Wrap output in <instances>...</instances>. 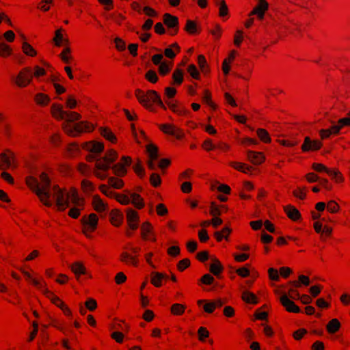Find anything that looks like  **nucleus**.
I'll return each instance as SVG.
<instances>
[{
    "label": "nucleus",
    "instance_id": "1",
    "mask_svg": "<svg viewBox=\"0 0 350 350\" xmlns=\"http://www.w3.org/2000/svg\"><path fill=\"white\" fill-rule=\"evenodd\" d=\"M40 181L33 176H29L25 178L27 186L39 198L40 202L46 206L50 207L53 203L51 200L52 189L51 190V180L45 172L40 175Z\"/></svg>",
    "mask_w": 350,
    "mask_h": 350
},
{
    "label": "nucleus",
    "instance_id": "2",
    "mask_svg": "<svg viewBox=\"0 0 350 350\" xmlns=\"http://www.w3.org/2000/svg\"><path fill=\"white\" fill-rule=\"evenodd\" d=\"M52 198L55 201L59 211L65 210L68 206L69 201L81 208L84 205V199L79 197L75 188H70L68 191H66L58 185H54L52 188Z\"/></svg>",
    "mask_w": 350,
    "mask_h": 350
},
{
    "label": "nucleus",
    "instance_id": "3",
    "mask_svg": "<svg viewBox=\"0 0 350 350\" xmlns=\"http://www.w3.org/2000/svg\"><path fill=\"white\" fill-rule=\"evenodd\" d=\"M135 96L139 103L150 112L155 113L157 111L155 106L160 107L164 111L167 110V107L161 100V96L155 90H148L144 91L137 88L135 90Z\"/></svg>",
    "mask_w": 350,
    "mask_h": 350
},
{
    "label": "nucleus",
    "instance_id": "4",
    "mask_svg": "<svg viewBox=\"0 0 350 350\" xmlns=\"http://www.w3.org/2000/svg\"><path fill=\"white\" fill-rule=\"evenodd\" d=\"M118 157V152L113 149H110L106 152L104 157L97 159L93 171L94 176L100 180L105 179L107 177V171L111 167V164L117 160Z\"/></svg>",
    "mask_w": 350,
    "mask_h": 350
},
{
    "label": "nucleus",
    "instance_id": "5",
    "mask_svg": "<svg viewBox=\"0 0 350 350\" xmlns=\"http://www.w3.org/2000/svg\"><path fill=\"white\" fill-rule=\"evenodd\" d=\"M62 129L68 136L76 137L82 133L92 132L95 126L89 121H79L74 123L72 126H70L68 123H62Z\"/></svg>",
    "mask_w": 350,
    "mask_h": 350
},
{
    "label": "nucleus",
    "instance_id": "6",
    "mask_svg": "<svg viewBox=\"0 0 350 350\" xmlns=\"http://www.w3.org/2000/svg\"><path fill=\"white\" fill-rule=\"evenodd\" d=\"M126 250L122 251L119 256V260L124 265L130 267H137L139 265V253L141 248L139 247H126Z\"/></svg>",
    "mask_w": 350,
    "mask_h": 350
},
{
    "label": "nucleus",
    "instance_id": "7",
    "mask_svg": "<svg viewBox=\"0 0 350 350\" xmlns=\"http://www.w3.org/2000/svg\"><path fill=\"white\" fill-rule=\"evenodd\" d=\"M12 82L19 88H25L32 82V68L29 66L23 68L18 73L13 76Z\"/></svg>",
    "mask_w": 350,
    "mask_h": 350
},
{
    "label": "nucleus",
    "instance_id": "8",
    "mask_svg": "<svg viewBox=\"0 0 350 350\" xmlns=\"http://www.w3.org/2000/svg\"><path fill=\"white\" fill-rule=\"evenodd\" d=\"M82 225V232L87 237L91 236L98 227V217L96 213H90L88 215H84L81 219Z\"/></svg>",
    "mask_w": 350,
    "mask_h": 350
},
{
    "label": "nucleus",
    "instance_id": "9",
    "mask_svg": "<svg viewBox=\"0 0 350 350\" xmlns=\"http://www.w3.org/2000/svg\"><path fill=\"white\" fill-rule=\"evenodd\" d=\"M132 159L129 156H123L120 161L112 167L113 173L118 177H123L127 174V167L131 165Z\"/></svg>",
    "mask_w": 350,
    "mask_h": 350
},
{
    "label": "nucleus",
    "instance_id": "10",
    "mask_svg": "<svg viewBox=\"0 0 350 350\" xmlns=\"http://www.w3.org/2000/svg\"><path fill=\"white\" fill-rule=\"evenodd\" d=\"M163 23L168 29L167 33L171 36H176L179 31V22L177 16L165 13L163 16Z\"/></svg>",
    "mask_w": 350,
    "mask_h": 350
},
{
    "label": "nucleus",
    "instance_id": "11",
    "mask_svg": "<svg viewBox=\"0 0 350 350\" xmlns=\"http://www.w3.org/2000/svg\"><path fill=\"white\" fill-rule=\"evenodd\" d=\"M159 129L163 133L174 136L177 139H182L185 137V133L183 129L176 126L173 124H161Z\"/></svg>",
    "mask_w": 350,
    "mask_h": 350
},
{
    "label": "nucleus",
    "instance_id": "12",
    "mask_svg": "<svg viewBox=\"0 0 350 350\" xmlns=\"http://www.w3.org/2000/svg\"><path fill=\"white\" fill-rule=\"evenodd\" d=\"M140 234L144 241H151L152 242L157 241L153 226L150 221H147L142 223L140 227Z\"/></svg>",
    "mask_w": 350,
    "mask_h": 350
},
{
    "label": "nucleus",
    "instance_id": "13",
    "mask_svg": "<svg viewBox=\"0 0 350 350\" xmlns=\"http://www.w3.org/2000/svg\"><path fill=\"white\" fill-rule=\"evenodd\" d=\"M15 155L10 150L0 154V169L6 170L10 167H16Z\"/></svg>",
    "mask_w": 350,
    "mask_h": 350
},
{
    "label": "nucleus",
    "instance_id": "14",
    "mask_svg": "<svg viewBox=\"0 0 350 350\" xmlns=\"http://www.w3.org/2000/svg\"><path fill=\"white\" fill-rule=\"evenodd\" d=\"M323 146V143L318 139L312 140L310 137L306 136L301 146L302 152H314L320 150Z\"/></svg>",
    "mask_w": 350,
    "mask_h": 350
},
{
    "label": "nucleus",
    "instance_id": "15",
    "mask_svg": "<svg viewBox=\"0 0 350 350\" xmlns=\"http://www.w3.org/2000/svg\"><path fill=\"white\" fill-rule=\"evenodd\" d=\"M164 104L178 116H186L189 113V111L185 107L179 105L176 100H166Z\"/></svg>",
    "mask_w": 350,
    "mask_h": 350
},
{
    "label": "nucleus",
    "instance_id": "16",
    "mask_svg": "<svg viewBox=\"0 0 350 350\" xmlns=\"http://www.w3.org/2000/svg\"><path fill=\"white\" fill-rule=\"evenodd\" d=\"M53 42L55 46L61 47L62 46L69 45V39L65 33V30L59 28L55 31V36L53 38Z\"/></svg>",
    "mask_w": 350,
    "mask_h": 350
},
{
    "label": "nucleus",
    "instance_id": "17",
    "mask_svg": "<svg viewBox=\"0 0 350 350\" xmlns=\"http://www.w3.org/2000/svg\"><path fill=\"white\" fill-rule=\"evenodd\" d=\"M91 204L93 209L98 213L106 212L109 209L108 204L104 202L98 194L92 196Z\"/></svg>",
    "mask_w": 350,
    "mask_h": 350
},
{
    "label": "nucleus",
    "instance_id": "18",
    "mask_svg": "<svg viewBox=\"0 0 350 350\" xmlns=\"http://www.w3.org/2000/svg\"><path fill=\"white\" fill-rule=\"evenodd\" d=\"M126 221L131 229L136 230L138 228L139 221L138 213L132 208H129L126 211Z\"/></svg>",
    "mask_w": 350,
    "mask_h": 350
},
{
    "label": "nucleus",
    "instance_id": "19",
    "mask_svg": "<svg viewBox=\"0 0 350 350\" xmlns=\"http://www.w3.org/2000/svg\"><path fill=\"white\" fill-rule=\"evenodd\" d=\"M81 147L92 153H100L104 150V144L102 142L90 141L82 144Z\"/></svg>",
    "mask_w": 350,
    "mask_h": 350
},
{
    "label": "nucleus",
    "instance_id": "20",
    "mask_svg": "<svg viewBox=\"0 0 350 350\" xmlns=\"http://www.w3.org/2000/svg\"><path fill=\"white\" fill-rule=\"evenodd\" d=\"M269 4L266 0H258V4L250 13V16L256 15L261 20L263 18L265 12L268 10Z\"/></svg>",
    "mask_w": 350,
    "mask_h": 350
},
{
    "label": "nucleus",
    "instance_id": "21",
    "mask_svg": "<svg viewBox=\"0 0 350 350\" xmlns=\"http://www.w3.org/2000/svg\"><path fill=\"white\" fill-rule=\"evenodd\" d=\"M280 300L281 304L288 312L293 313H299L300 312L299 307L297 306L293 301L289 299L286 295H282Z\"/></svg>",
    "mask_w": 350,
    "mask_h": 350
},
{
    "label": "nucleus",
    "instance_id": "22",
    "mask_svg": "<svg viewBox=\"0 0 350 350\" xmlns=\"http://www.w3.org/2000/svg\"><path fill=\"white\" fill-rule=\"evenodd\" d=\"M70 268L77 280L81 277V275H85L87 273V269L83 262L81 261L74 262L70 265Z\"/></svg>",
    "mask_w": 350,
    "mask_h": 350
},
{
    "label": "nucleus",
    "instance_id": "23",
    "mask_svg": "<svg viewBox=\"0 0 350 350\" xmlns=\"http://www.w3.org/2000/svg\"><path fill=\"white\" fill-rule=\"evenodd\" d=\"M123 218L122 213L118 209H113L109 213V220L113 226L119 227L121 226Z\"/></svg>",
    "mask_w": 350,
    "mask_h": 350
},
{
    "label": "nucleus",
    "instance_id": "24",
    "mask_svg": "<svg viewBox=\"0 0 350 350\" xmlns=\"http://www.w3.org/2000/svg\"><path fill=\"white\" fill-rule=\"evenodd\" d=\"M168 276L165 273L153 271L150 273V283L155 287L159 288L162 286V282L164 279H167Z\"/></svg>",
    "mask_w": 350,
    "mask_h": 350
},
{
    "label": "nucleus",
    "instance_id": "25",
    "mask_svg": "<svg viewBox=\"0 0 350 350\" xmlns=\"http://www.w3.org/2000/svg\"><path fill=\"white\" fill-rule=\"evenodd\" d=\"M65 113L66 111L63 109V107L60 104L53 103L51 107V113L57 120H64Z\"/></svg>",
    "mask_w": 350,
    "mask_h": 350
},
{
    "label": "nucleus",
    "instance_id": "26",
    "mask_svg": "<svg viewBox=\"0 0 350 350\" xmlns=\"http://www.w3.org/2000/svg\"><path fill=\"white\" fill-rule=\"evenodd\" d=\"M247 158L249 161L254 165H260L265 160L262 152L252 150L247 152Z\"/></svg>",
    "mask_w": 350,
    "mask_h": 350
},
{
    "label": "nucleus",
    "instance_id": "27",
    "mask_svg": "<svg viewBox=\"0 0 350 350\" xmlns=\"http://www.w3.org/2000/svg\"><path fill=\"white\" fill-rule=\"evenodd\" d=\"M23 38L24 40L21 44V50L23 53L27 57H36L38 55V52L36 50V49H34L32 45H31L29 42L26 41L25 36H23Z\"/></svg>",
    "mask_w": 350,
    "mask_h": 350
},
{
    "label": "nucleus",
    "instance_id": "28",
    "mask_svg": "<svg viewBox=\"0 0 350 350\" xmlns=\"http://www.w3.org/2000/svg\"><path fill=\"white\" fill-rule=\"evenodd\" d=\"M284 210L287 217L293 221H297L301 218L299 210L293 205L286 206Z\"/></svg>",
    "mask_w": 350,
    "mask_h": 350
},
{
    "label": "nucleus",
    "instance_id": "29",
    "mask_svg": "<svg viewBox=\"0 0 350 350\" xmlns=\"http://www.w3.org/2000/svg\"><path fill=\"white\" fill-rule=\"evenodd\" d=\"M33 100L37 105L44 107L50 103L51 98L47 94L40 92L35 94Z\"/></svg>",
    "mask_w": 350,
    "mask_h": 350
},
{
    "label": "nucleus",
    "instance_id": "30",
    "mask_svg": "<svg viewBox=\"0 0 350 350\" xmlns=\"http://www.w3.org/2000/svg\"><path fill=\"white\" fill-rule=\"evenodd\" d=\"M180 52V46L178 44V43L174 42L164 50V55L169 59H173Z\"/></svg>",
    "mask_w": 350,
    "mask_h": 350
},
{
    "label": "nucleus",
    "instance_id": "31",
    "mask_svg": "<svg viewBox=\"0 0 350 350\" xmlns=\"http://www.w3.org/2000/svg\"><path fill=\"white\" fill-rule=\"evenodd\" d=\"M81 115L74 111H66L64 116V122L63 123H68L70 126H73L72 122L81 120Z\"/></svg>",
    "mask_w": 350,
    "mask_h": 350
},
{
    "label": "nucleus",
    "instance_id": "32",
    "mask_svg": "<svg viewBox=\"0 0 350 350\" xmlns=\"http://www.w3.org/2000/svg\"><path fill=\"white\" fill-rule=\"evenodd\" d=\"M228 211V207L226 205L221 204L217 205L215 202H212L210 206V214L212 216H219L223 213Z\"/></svg>",
    "mask_w": 350,
    "mask_h": 350
},
{
    "label": "nucleus",
    "instance_id": "33",
    "mask_svg": "<svg viewBox=\"0 0 350 350\" xmlns=\"http://www.w3.org/2000/svg\"><path fill=\"white\" fill-rule=\"evenodd\" d=\"M341 327V323L338 319H331L326 325V331L329 334L338 332Z\"/></svg>",
    "mask_w": 350,
    "mask_h": 350
},
{
    "label": "nucleus",
    "instance_id": "34",
    "mask_svg": "<svg viewBox=\"0 0 350 350\" xmlns=\"http://www.w3.org/2000/svg\"><path fill=\"white\" fill-rule=\"evenodd\" d=\"M171 85L180 86L184 81V72L182 69L176 68L172 73Z\"/></svg>",
    "mask_w": 350,
    "mask_h": 350
},
{
    "label": "nucleus",
    "instance_id": "35",
    "mask_svg": "<svg viewBox=\"0 0 350 350\" xmlns=\"http://www.w3.org/2000/svg\"><path fill=\"white\" fill-rule=\"evenodd\" d=\"M99 133L105 139L113 144L117 143V137L110 129L107 127H100L99 129Z\"/></svg>",
    "mask_w": 350,
    "mask_h": 350
},
{
    "label": "nucleus",
    "instance_id": "36",
    "mask_svg": "<svg viewBox=\"0 0 350 350\" xmlns=\"http://www.w3.org/2000/svg\"><path fill=\"white\" fill-rule=\"evenodd\" d=\"M229 165L234 170L245 174H248L253 170L252 166L241 162L232 161L229 163Z\"/></svg>",
    "mask_w": 350,
    "mask_h": 350
},
{
    "label": "nucleus",
    "instance_id": "37",
    "mask_svg": "<svg viewBox=\"0 0 350 350\" xmlns=\"http://www.w3.org/2000/svg\"><path fill=\"white\" fill-rule=\"evenodd\" d=\"M131 203L137 209H142L145 206V202L142 196L136 193L130 195Z\"/></svg>",
    "mask_w": 350,
    "mask_h": 350
},
{
    "label": "nucleus",
    "instance_id": "38",
    "mask_svg": "<svg viewBox=\"0 0 350 350\" xmlns=\"http://www.w3.org/2000/svg\"><path fill=\"white\" fill-rule=\"evenodd\" d=\"M187 309V306L185 304L175 303L170 306V313L174 316H181L184 314Z\"/></svg>",
    "mask_w": 350,
    "mask_h": 350
},
{
    "label": "nucleus",
    "instance_id": "39",
    "mask_svg": "<svg viewBox=\"0 0 350 350\" xmlns=\"http://www.w3.org/2000/svg\"><path fill=\"white\" fill-rule=\"evenodd\" d=\"M224 270V267L221 262L217 259H213V262L210 265L209 271L215 276H218Z\"/></svg>",
    "mask_w": 350,
    "mask_h": 350
},
{
    "label": "nucleus",
    "instance_id": "40",
    "mask_svg": "<svg viewBox=\"0 0 350 350\" xmlns=\"http://www.w3.org/2000/svg\"><path fill=\"white\" fill-rule=\"evenodd\" d=\"M45 296L49 298L54 305L60 309L62 308V307L66 304L64 301H62L59 297H57L51 291H46Z\"/></svg>",
    "mask_w": 350,
    "mask_h": 350
},
{
    "label": "nucleus",
    "instance_id": "41",
    "mask_svg": "<svg viewBox=\"0 0 350 350\" xmlns=\"http://www.w3.org/2000/svg\"><path fill=\"white\" fill-rule=\"evenodd\" d=\"M232 232V229L229 227H224L220 231H217L214 233V237L217 242H221L223 239H228V237Z\"/></svg>",
    "mask_w": 350,
    "mask_h": 350
},
{
    "label": "nucleus",
    "instance_id": "42",
    "mask_svg": "<svg viewBox=\"0 0 350 350\" xmlns=\"http://www.w3.org/2000/svg\"><path fill=\"white\" fill-rule=\"evenodd\" d=\"M241 298L247 304L256 305L258 303V299L256 295L247 291L242 293Z\"/></svg>",
    "mask_w": 350,
    "mask_h": 350
},
{
    "label": "nucleus",
    "instance_id": "43",
    "mask_svg": "<svg viewBox=\"0 0 350 350\" xmlns=\"http://www.w3.org/2000/svg\"><path fill=\"white\" fill-rule=\"evenodd\" d=\"M173 66L172 62L164 61L159 65L158 72L161 76H166L170 73Z\"/></svg>",
    "mask_w": 350,
    "mask_h": 350
},
{
    "label": "nucleus",
    "instance_id": "44",
    "mask_svg": "<svg viewBox=\"0 0 350 350\" xmlns=\"http://www.w3.org/2000/svg\"><path fill=\"white\" fill-rule=\"evenodd\" d=\"M79 146L75 142L69 144L66 148V154L68 157H75L79 154Z\"/></svg>",
    "mask_w": 350,
    "mask_h": 350
},
{
    "label": "nucleus",
    "instance_id": "45",
    "mask_svg": "<svg viewBox=\"0 0 350 350\" xmlns=\"http://www.w3.org/2000/svg\"><path fill=\"white\" fill-rule=\"evenodd\" d=\"M198 64L202 72L204 75L209 73V66L204 55H199L198 56Z\"/></svg>",
    "mask_w": 350,
    "mask_h": 350
},
{
    "label": "nucleus",
    "instance_id": "46",
    "mask_svg": "<svg viewBox=\"0 0 350 350\" xmlns=\"http://www.w3.org/2000/svg\"><path fill=\"white\" fill-rule=\"evenodd\" d=\"M13 50L10 46L4 42H0V57L8 58L12 54Z\"/></svg>",
    "mask_w": 350,
    "mask_h": 350
},
{
    "label": "nucleus",
    "instance_id": "47",
    "mask_svg": "<svg viewBox=\"0 0 350 350\" xmlns=\"http://www.w3.org/2000/svg\"><path fill=\"white\" fill-rule=\"evenodd\" d=\"M133 137H135L136 142L139 144H142L146 142H150L148 137L142 129H139L138 131H134Z\"/></svg>",
    "mask_w": 350,
    "mask_h": 350
},
{
    "label": "nucleus",
    "instance_id": "48",
    "mask_svg": "<svg viewBox=\"0 0 350 350\" xmlns=\"http://www.w3.org/2000/svg\"><path fill=\"white\" fill-rule=\"evenodd\" d=\"M216 3L219 7V16L228 18L229 16V10L225 0H220Z\"/></svg>",
    "mask_w": 350,
    "mask_h": 350
},
{
    "label": "nucleus",
    "instance_id": "49",
    "mask_svg": "<svg viewBox=\"0 0 350 350\" xmlns=\"http://www.w3.org/2000/svg\"><path fill=\"white\" fill-rule=\"evenodd\" d=\"M256 135L262 142L265 144L271 143V139L267 130L264 129H258L256 130Z\"/></svg>",
    "mask_w": 350,
    "mask_h": 350
},
{
    "label": "nucleus",
    "instance_id": "50",
    "mask_svg": "<svg viewBox=\"0 0 350 350\" xmlns=\"http://www.w3.org/2000/svg\"><path fill=\"white\" fill-rule=\"evenodd\" d=\"M184 30L191 35L198 33L197 24L195 21L187 20Z\"/></svg>",
    "mask_w": 350,
    "mask_h": 350
},
{
    "label": "nucleus",
    "instance_id": "51",
    "mask_svg": "<svg viewBox=\"0 0 350 350\" xmlns=\"http://www.w3.org/2000/svg\"><path fill=\"white\" fill-rule=\"evenodd\" d=\"M108 184L115 188V189H122L124 185V181L118 178V177H115V176H111L108 178Z\"/></svg>",
    "mask_w": 350,
    "mask_h": 350
},
{
    "label": "nucleus",
    "instance_id": "52",
    "mask_svg": "<svg viewBox=\"0 0 350 350\" xmlns=\"http://www.w3.org/2000/svg\"><path fill=\"white\" fill-rule=\"evenodd\" d=\"M146 152L148 155V158L152 159H157L159 157V150L156 145L153 144H149L146 146Z\"/></svg>",
    "mask_w": 350,
    "mask_h": 350
},
{
    "label": "nucleus",
    "instance_id": "53",
    "mask_svg": "<svg viewBox=\"0 0 350 350\" xmlns=\"http://www.w3.org/2000/svg\"><path fill=\"white\" fill-rule=\"evenodd\" d=\"M59 57L62 61L66 64H69L72 60L71 49L68 46H66L59 54Z\"/></svg>",
    "mask_w": 350,
    "mask_h": 350
},
{
    "label": "nucleus",
    "instance_id": "54",
    "mask_svg": "<svg viewBox=\"0 0 350 350\" xmlns=\"http://www.w3.org/2000/svg\"><path fill=\"white\" fill-rule=\"evenodd\" d=\"M31 284L36 286L38 289H39L40 291H41L42 292V293L46 295V291H49L47 288H46V283L42 280H38L36 278H31L30 280Z\"/></svg>",
    "mask_w": 350,
    "mask_h": 350
},
{
    "label": "nucleus",
    "instance_id": "55",
    "mask_svg": "<svg viewBox=\"0 0 350 350\" xmlns=\"http://www.w3.org/2000/svg\"><path fill=\"white\" fill-rule=\"evenodd\" d=\"M81 187L83 191L87 193H92L95 190V186L93 183L87 179L81 181Z\"/></svg>",
    "mask_w": 350,
    "mask_h": 350
},
{
    "label": "nucleus",
    "instance_id": "56",
    "mask_svg": "<svg viewBox=\"0 0 350 350\" xmlns=\"http://www.w3.org/2000/svg\"><path fill=\"white\" fill-rule=\"evenodd\" d=\"M307 192L308 189L306 187H298L293 191V195L294 197L303 200L306 199Z\"/></svg>",
    "mask_w": 350,
    "mask_h": 350
},
{
    "label": "nucleus",
    "instance_id": "57",
    "mask_svg": "<svg viewBox=\"0 0 350 350\" xmlns=\"http://www.w3.org/2000/svg\"><path fill=\"white\" fill-rule=\"evenodd\" d=\"M202 101L208 105L210 107L215 109L216 108L215 104L212 100V94L210 90H204L203 92Z\"/></svg>",
    "mask_w": 350,
    "mask_h": 350
},
{
    "label": "nucleus",
    "instance_id": "58",
    "mask_svg": "<svg viewBox=\"0 0 350 350\" xmlns=\"http://www.w3.org/2000/svg\"><path fill=\"white\" fill-rule=\"evenodd\" d=\"M204 303L203 306V310L205 312L211 314L215 311L214 305L213 304V301H207L205 299H200L198 301L197 304L198 306H200L202 304Z\"/></svg>",
    "mask_w": 350,
    "mask_h": 350
},
{
    "label": "nucleus",
    "instance_id": "59",
    "mask_svg": "<svg viewBox=\"0 0 350 350\" xmlns=\"http://www.w3.org/2000/svg\"><path fill=\"white\" fill-rule=\"evenodd\" d=\"M46 75V70L40 66L36 65L32 68V79L33 78L38 79L40 77H44Z\"/></svg>",
    "mask_w": 350,
    "mask_h": 350
},
{
    "label": "nucleus",
    "instance_id": "60",
    "mask_svg": "<svg viewBox=\"0 0 350 350\" xmlns=\"http://www.w3.org/2000/svg\"><path fill=\"white\" fill-rule=\"evenodd\" d=\"M133 169L134 172L139 176L140 178H142L145 176V170L142 164V162L139 159H137L136 163L133 166Z\"/></svg>",
    "mask_w": 350,
    "mask_h": 350
},
{
    "label": "nucleus",
    "instance_id": "61",
    "mask_svg": "<svg viewBox=\"0 0 350 350\" xmlns=\"http://www.w3.org/2000/svg\"><path fill=\"white\" fill-rule=\"evenodd\" d=\"M98 189L103 194H104L108 198H114V197L116 195V193L111 190V188L106 185H100Z\"/></svg>",
    "mask_w": 350,
    "mask_h": 350
},
{
    "label": "nucleus",
    "instance_id": "62",
    "mask_svg": "<svg viewBox=\"0 0 350 350\" xmlns=\"http://www.w3.org/2000/svg\"><path fill=\"white\" fill-rule=\"evenodd\" d=\"M114 199L122 205H128L131 203L130 196L126 194L116 193Z\"/></svg>",
    "mask_w": 350,
    "mask_h": 350
},
{
    "label": "nucleus",
    "instance_id": "63",
    "mask_svg": "<svg viewBox=\"0 0 350 350\" xmlns=\"http://www.w3.org/2000/svg\"><path fill=\"white\" fill-rule=\"evenodd\" d=\"M77 100L75 96L70 94L67 96L66 100V107L70 109H74L77 106Z\"/></svg>",
    "mask_w": 350,
    "mask_h": 350
},
{
    "label": "nucleus",
    "instance_id": "64",
    "mask_svg": "<svg viewBox=\"0 0 350 350\" xmlns=\"http://www.w3.org/2000/svg\"><path fill=\"white\" fill-rule=\"evenodd\" d=\"M214 280H215V279H214L213 276H212L209 273H206L202 276V278L200 279L198 284V285H201V284L211 285L213 283Z\"/></svg>",
    "mask_w": 350,
    "mask_h": 350
}]
</instances>
